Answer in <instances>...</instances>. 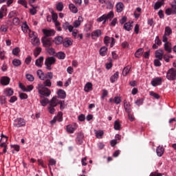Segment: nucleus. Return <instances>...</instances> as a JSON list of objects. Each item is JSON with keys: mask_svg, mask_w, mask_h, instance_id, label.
<instances>
[{"mask_svg": "<svg viewBox=\"0 0 176 176\" xmlns=\"http://www.w3.org/2000/svg\"><path fill=\"white\" fill-rule=\"evenodd\" d=\"M114 17V12L113 10H111L109 12L108 14H104L101 16L97 19V22L101 23L102 22V24L104 25L107 23V20H111V19H113Z\"/></svg>", "mask_w": 176, "mask_h": 176, "instance_id": "f257e3e1", "label": "nucleus"}, {"mask_svg": "<svg viewBox=\"0 0 176 176\" xmlns=\"http://www.w3.org/2000/svg\"><path fill=\"white\" fill-rule=\"evenodd\" d=\"M56 59L54 56H49L45 60V65L49 71L52 70V65L56 63Z\"/></svg>", "mask_w": 176, "mask_h": 176, "instance_id": "f03ea898", "label": "nucleus"}, {"mask_svg": "<svg viewBox=\"0 0 176 176\" xmlns=\"http://www.w3.org/2000/svg\"><path fill=\"white\" fill-rule=\"evenodd\" d=\"M60 104V109L63 110L65 109V101L59 100L57 97H53L51 99V105L53 107H57Z\"/></svg>", "mask_w": 176, "mask_h": 176, "instance_id": "7ed1b4c3", "label": "nucleus"}, {"mask_svg": "<svg viewBox=\"0 0 176 176\" xmlns=\"http://www.w3.org/2000/svg\"><path fill=\"white\" fill-rule=\"evenodd\" d=\"M38 87L40 89H41V90H38V93L40 95L44 96L46 97L50 96L52 92L48 88L44 87L43 85H39Z\"/></svg>", "mask_w": 176, "mask_h": 176, "instance_id": "20e7f679", "label": "nucleus"}, {"mask_svg": "<svg viewBox=\"0 0 176 176\" xmlns=\"http://www.w3.org/2000/svg\"><path fill=\"white\" fill-rule=\"evenodd\" d=\"M166 78L169 80H176V69H169L167 72Z\"/></svg>", "mask_w": 176, "mask_h": 176, "instance_id": "39448f33", "label": "nucleus"}, {"mask_svg": "<svg viewBox=\"0 0 176 176\" xmlns=\"http://www.w3.org/2000/svg\"><path fill=\"white\" fill-rule=\"evenodd\" d=\"M41 42L43 43V46L47 48L51 47L52 46V38H48V37H43L41 39Z\"/></svg>", "mask_w": 176, "mask_h": 176, "instance_id": "423d86ee", "label": "nucleus"}, {"mask_svg": "<svg viewBox=\"0 0 176 176\" xmlns=\"http://www.w3.org/2000/svg\"><path fill=\"white\" fill-rule=\"evenodd\" d=\"M14 127L20 128L25 125V122L23 118H17L14 121Z\"/></svg>", "mask_w": 176, "mask_h": 176, "instance_id": "0eeeda50", "label": "nucleus"}, {"mask_svg": "<svg viewBox=\"0 0 176 176\" xmlns=\"http://www.w3.org/2000/svg\"><path fill=\"white\" fill-rule=\"evenodd\" d=\"M42 32L44 34V37L45 38L54 36L56 34L55 30H49V29H43Z\"/></svg>", "mask_w": 176, "mask_h": 176, "instance_id": "6e6552de", "label": "nucleus"}, {"mask_svg": "<svg viewBox=\"0 0 176 176\" xmlns=\"http://www.w3.org/2000/svg\"><path fill=\"white\" fill-rule=\"evenodd\" d=\"M101 36H102V30H100V29H97L96 30H94V32L91 33V36L93 40H96Z\"/></svg>", "mask_w": 176, "mask_h": 176, "instance_id": "1a4fd4ad", "label": "nucleus"}, {"mask_svg": "<svg viewBox=\"0 0 176 176\" xmlns=\"http://www.w3.org/2000/svg\"><path fill=\"white\" fill-rule=\"evenodd\" d=\"M84 138H85V135L83 133H78L76 139V142L77 144H78V145L82 144Z\"/></svg>", "mask_w": 176, "mask_h": 176, "instance_id": "9d476101", "label": "nucleus"}, {"mask_svg": "<svg viewBox=\"0 0 176 176\" xmlns=\"http://www.w3.org/2000/svg\"><path fill=\"white\" fill-rule=\"evenodd\" d=\"M124 108L127 113H132L131 104L126 100H124Z\"/></svg>", "mask_w": 176, "mask_h": 176, "instance_id": "9b49d317", "label": "nucleus"}, {"mask_svg": "<svg viewBox=\"0 0 176 176\" xmlns=\"http://www.w3.org/2000/svg\"><path fill=\"white\" fill-rule=\"evenodd\" d=\"M164 56V50H157V51H155V58H157L160 60H163Z\"/></svg>", "mask_w": 176, "mask_h": 176, "instance_id": "f8f14e48", "label": "nucleus"}, {"mask_svg": "<svg viewBox=\"0 0 176 176\" xmlns=\"http://www.w3.org/2000/svg\"><path fill=\"white\" fill-rule=\"evenodd\" d=\"M162 79L161 78V77H157L156 78H153V80H152L151 85L153 87H157L158 85H162Z\"/></svg>", "mask_w": 176, "mask_h": 176, "instance_id": "ddd939ff", "label": "nucleus"}, {"mask_svg": "<svg viewBox=\"0 0 176 176\" xmlns=\"http://www.w3.org/2000/svg\"><path fill=\"white\" fill-rule=\"evenodd\" d=\"M56 94H57V96H58V98L64 100L67 97L66 92L64 90H63V89L58 90Z\"/></svg>", "mask_w": 176, "mask_h": 176, "instance_id": "4468645a", "label": "nucleus"}, {"mask_svg": "<svg viewBox=\"0 0 176 176\" xmlns=\"http://www.w3.org/2000/svg\"><path fill=\"white\" fill-rule=\"evenodd\" d=\"M63 28L65 30H68L69 32H73V30H74V26H72V25H70L69 22H65V23H63Z\"/></svg>", "mask_w": 176, "mask_h": 176, "instance_id": "2eb2a0df", "label": "nucleus"}, {"mask_svg": "<svg viewBox=\"0 0 176 176\" xmlns=\"http://www.w3.org/2000/svg\"><path fill=\"white\" fill-rule=\"evenodd\" d=\"M124 8V5L122 2H118L116 5V12L118 13H121Z\"/></svg>", "mask_w": 176, "mask_h": 176, "instance_id": "dca6fc26", "label": "nucleus"}, {"mask_svg": "<svg viewBox=\"0 0 176 176\" xmlns=\"http://www.w3.org/2000/svg\"><path fill=\"white\" fill-rule=\"evenodd\" d=\"M0 82L2 85H8L10 82V78L6 76L1 77Z\"/></svg>", "mask_w": 176, "mask_h": 176, "instance_id": "f3484780", "label": "nucleus"}, {"mask_svg": "<svg viewBox=\"0 0 176 176\" xmlns=\"http://www.w3.org/2000/svg\"><path fill=\"white\" fill-rule=\"evenodd\" d=\"M44 57L40 56L38 59L35 60V65L38 67H42L43 65Z\"/></svg>", "mask_w": 176, "mask_h": 176, "instance_id": "a211bd4d", "label": "nucleus"}, {"mask_svg": "<svg viewBox=\"0 0 176 176\" xmlns=\"http://www.w3.org/2000/svg\"><path fill=\"white\" fill-rule=\"evenodd\" d=\"M165 151L163 146H159L156 149V153L158 157H162Z\"/></svg>", "mask_w": 176, "mask_h": 176, "instance_id": "6ab92c4d", "label": "nucleus"}, {"mask_svg": "<svg viewBox=\"0 0 176 176\" xmlns=\"http://www.w3.org/2000/svg\"><path fill=\"white\" fill-rule=\"evenodd\" d=\"M109 102L110 103H111V104H112V103H115L116 104H119L121 103L122 99H121L120 97L116 96V97H115L113 99V98H110V99L109 100Z\"/></svg>", "mask_w": 176, "mask_h": 176, "instance_id": "aec40b11", "label": "nucleus"}, {"mask_svg": "<svg viewBox=\"0 0 176 176\" xmlns=\"http://www.w3.org/2000/svg\"><path fill=\"white\" fill-rule=\"evenodd\" d=\"M30 42L33 46H39L41 44L40 39L38 38V36L34 37V38H31Z\"/></svg>", "mask_w": 176, "mask_h": 176, "instance_id": "412c9836", "label": "nucleus"}, {"mask_svg": "<svg viewBox=\"0 0 176 176\" xmlns=\"http://www.w3.org/2000/svg\"><path fill=\"white\" fill-rule=\"evenodd\" d=\"M36 74L38 78L41 79V80H45L46 79V74H45V73H43L42 70L41 69L37 70Z\"/></svg>", "mask_w": 176, "mask_h": 176, "instance_id": "4be33fe9", "label": "nucleus"}, {"mask_svg": "<svg viewBox=\"0 0 176 176\" xmlns=\"http://www.w3.org/2000/svg\"><path fill=\"white\" fill-rule=\"evenodd\" d=\"M119 78V72H116L113 76L110 77V81L111 83H114Z\"/></svg>", "mask_w": 176, "mask_h": 176, "instance_id": "5701e85b", "label": "nucleus"}, {"mask_svg": "<svg viewBox=\"0 0 176 176\" xmlns=\"http://www.w3.org/2000/svg\"><path fill=\"white\" fill-rule=\"evenodd\" d=\"M69 9L74 14H76L78 12V8L74 3L69 4Z\"/></svg>", "mask_w": 176, "mask_h": 176, "instance_id": "b1692460", "label": "nucleus"}, {"mask_svg": "<svg viewBox=\"0 0 176 176\" xmlns=\"http://www.w3.org/2000/svg\"><path fill=\"white\" fill-rule=\"evenodd\" d=\"M164 50L168 53H172V44L171 43H165L164 44Z\"/></svg>", "mask_w": 176, "mask_h": 176, "instance_id": "393cba45", "label": "nucleus"}, {"mask_svg": "<svg viewBox=\"0 0 176 176\" xmlns=\"http://www.w3.org/2000/svg\"><path fill=\"white\" fill-rule=\"evenodd\" d=\"M3 94L8 97H10L14 94V91L10 88H8L4 90Z\"/></svg>", "mask_w": 176, "mask_h": 176, "instance_id": "a878e982", "label": "nucleus"}, {"mask_svg": "<svg viewBox=\"0 0 176 176\" xmlns=\"http://www.w3.org/2000/svg\"><path fill=\"white\" fill-rule=\"evenodd\" d=\"M56 107V106L52 105V100H50V104L47 107L49 113L51 114H54L56 112V109H54V107Z\"/></svg>", "mask_w": 176, "mask_h": 176, "instance_id": "bb28decb", "label": "nucleus"}, {"mask_svg": "<svg viewBox=\"0 0 176 176\" xmlns=\"http://www.w3.org/2000/svg\"><path fill=\"white\" fill-rule=\"evenodd\" d=\"M63 41V37H61V36H58L57 37L54 38V41L53 42H54V43L56 45H61Z\"/></svg>", "mask_w": 176, "mask_h": 176, "instance_id": "cd10ccee", "label": "nucleus"}, {"mask_svg": "<svg viewBox=\"0 0 176 176\" xmlns=\"http://www.w3.org/2000/svg\"><path fill=\"white\" fill-rule=\"evenodd\" d=\"M21 30L23 33H27L28 31H30V28L27 23V22H23L21 26Z\"/></svg>", "mask_w": 176, "mask_h": 176, "instance_id": "c85d7f7f", "label": "nucleus"}, {"mask_svg": "<svg viewBox=\"0 0 176 176\" xmlns=\"http://www.w3.org/2000/svg\"><path fill=\"white\" fill-rule=\"evenodd\" d=\"M43 86V87H52V81L50 78H47V80H45V81H43V83L42 85Z\"/></svg>", "mask_w": 176, "mask_h": 176, "instance_id": "c756f323", "label": "nucleus"}, {"mask_svg": "<svg viewBox=\"0 0 176 176\" xmlns=\"http://www.w3.org/2000/svg\"><path fill=\"white\" fill-rule=\"evenodd\" d=\"M131 69V66H126V67H124L122 70L123 76H126L129 74Z\"/></svg>", "mask_w": 176, "mask_h": 176, "instance_id": "7c9ffc66", "label": "nucleus"}, {"mask_svg": "<svg viewBox=\"0 0 176 176\" xmlns=\"http://www.w3.org/2000/svg\"><path fill=\"white\" fill-rule=\"evenodd\" d=\"M76 129V125L67 126V131L69 133H74Z\"/></svg>", "mask_w": 176, "mask_h": 176, "instance_id": "2f4dec72", "label": "nucleus"}, {"mask_svg": "<svg viewBox=\"0 0 176 176\" xmlns=\"http://www.w3.org/2000/svg\"><path fill=\"white\" fill-rule=\"evenodd\" d=\"M144 53V50L143 48H139L137 50L136 52L135 53V57L139 58H140Z\"/></svg>", "mask_w": 176, "mask_h": 176, "instance_id": "473e14b6", "label": "nucleus"}, {"mask_svg": "<svg viewBox=\"0 0 176 176\" xmlns=\"http://www.w3.org/2000/svg\"><path fill=\"white\" fill-rule=\"evenodd\" d=\"M85 91L89 92L93 89V85L91 82H87L85 86Z\"/></svg>", "mask_w": 176, "mask_h": 176, "instance_id": "72a5a7b5", "label": "nucleus"}, {"mask_svg": "<svg viewBox=\"0 0 176 176\" xmlns=\"http://www.w3.org/2000/svg\"><path fill=\"white\" fill-rule=\"evenodd\" d=\"M72 45V41L69 38H66V40L65 41H63V45L65 47H69Z\"/></svg>", "mask_w": 176, "mask_h": 176, "instance_id": "f704fd0d", "label": "nucleus"}, {"mask_svg": "<svg viewBox=\"0 0 176 176\" xmlns=\"http://www.w3.org/2000/svg\"><path fill=\"white\" fill-rule=\"evenodd\" d=\"M56 57L59 60H64L66 57V54H65V52H57Z\"/></svg>", "mask_w": 176, "mask_h": 176, "instance_id": "c9c22d12", "label": "nucleus"}, {"mask_svg": "<svg viewBox=\"0 0 176 176\" xmlns=\"http://www.w3.org/2000/svg\"><path fill=\"white\" fill-rule=\"evenodd\" d=\"M46 51L50 56H54L56 54L54 48H52V47H48L46 48Z\"/></svg>", "mask_w": 176, "mask_h": 176, "instance_id": "e433bc0d", "label": "nucleus"}, {"mask_svg": "<svg viewBox=\"0 0 176 176\" xmlns=\"http://www.w3.org/2000/svg\"><path fill=\"white\" fill-rule=\"evenodd\" d=\"M40 103L43 107H45L47 104H50V101L47 98H43L40 100Z\"/></svg>", "mask_w": 176, "mask_h": 176, "instance_id": "4c0bfd02", "label": "nucleus"}, {"mask_svg": "<svg viewBox=\"0 0 176 176\" xmlns=\"http://www.w3.org/2000/svg\"><path fill=\"white\" fill-rule=\"evenodd\" d=\"M173 33V30L171 29V28H169V26H166L165 28V32H164V34L167 35V36H169L170 35H171Z\"/></svg>", "mask_w": 176, "mask_h": 176, "instance_id": "58836bf2", "label": "nucleus"}, {"mask_svg": "<svg viewBox=\"0 0 176 176\" xmlns=\"http://www.w3.org/2000/svg\"><path fill=\"white\" fill-rule=\"evenodd\" d=\"M36 37H37V33H36V32H32L31 29H29V38H30V40Z\"/></svg>", "mask_w": 176, "mask_h": 176, "instance_id": "ea45409f", "label": "nucleus"}, {"mask_svg": "<svg viewBox=\"0 0 176 176\" xmlns=\"http://www.w3.org/2000/svg\"><path fill=\"white\" fill-rule=\"evenodd\" d=\"M108 48L107 47H102L100 50V54L102 56H104L107 55V51Z\"/></svg>", "mask_w": 176, "mask_h": 176, "instance_id": "a19ab883", "label": "nucleus"}, {"mask_svg": "<svg viewBox=\"0 0 176 176\" xmlns=\"http://www.w3.org/2000/svg\"><path fill=\"white\" fill-rule=\"evenodd\" d=\"M63 113L62 112H58L57 114V116L54 118L56 121H58L59 122H63Z\"/></svg>", "mask_w": 176, "mask_h": 176, "instance_id": "79ce46f5", "label": "nucleus"}, {"mask_svg": "<svg viewBox=\"0 0 176 176\" xmlns=\"http://www.w3.org/2000/svg\"><path fill=\"white\" fill-rule=\"evenodd\" d=\"M42 52V48H40V47H36V50H34V56L35 57H37L39 56V54L41 53Z\"/></svg>", "mask_w": 176, "mask_h": 176, "instance_id": "37998d69", "label": "nucleus"}, {"mask_svg": "<svg viewBox=\"0 0 176 176\" xmlns=\"http://www.w3.org/2000/svg\"><path fill=\"white\" fill-rule=\"evenodd\" d=\"M132 25L130 22H126V23H124V29L126 31H131Z\"/></svg>", "mask_w": 176, "mask_h": 176, "instance_id": "c03bdc74", "label": "nucleus"}, {"mask_svg": "<svg viewBox=\"0 0 176 176\" xmlns=\"http://www.w3.org/2000/svg\"><path fill=\"white\" fill-rule=\"evenodd\" d=\"M113 128L115 130H117V131L120 130L121 124L119 121H118V120L115 121Z\"/></svg>", "mask_w": 176, "mask_h": 176, "instance_id": "a18cd8bd", "label": "nucleus"}, {"mask_svg": "<svg viewBox=\"0 0 176 176\" xmlns=\"http://www.w3.org/2000/svg\"><path fill=\"white\" fill-rule=\"evenodd\" d=\"M111 43V37L109 36H105L104 37V43L106 46H109V43Z\"/></svg>", "mask_w": 176, "mask_h": 176, "instance_id": "49530a36", "label": "nucleus"}, {"mask_svg": "<svg viewBox=\"0 0 176 176\" xmlns=\"http://www.w3.org/2000/svg\"><path fill=\"white\" fill-rule=\"evenodd\" d=\"M63 2H59L56 4V10L59 12H61L63 10Z\"/></svg>", "mask_w": 176, "mask_h": 176, "instance_id": "de8ad7c7", "label": "nucleus"}, {"mask_svg": "<svg viewBox=\"0 0 176 176\" xmlns=\"http://www.w3.org/2000/svg\"><path fill=\"white\" fill-rule=\"evenodd\" d=\"M12 65L15 67H19L21 65V62L19 59H13Z\"/></svg>", "mask_w": 176, "mask_h": 176, "instance_id": "09e8293b", "label": "nucleus"}, {"mask_svg": "<svg viewBox=\"0 0 176 176\" xmlns=\"http://www.w3.org/2000/svg\"><path fill=\"white\" fill-rule=\"evenodd\" d=\"M21 52V50L19 47H16L12 50V54L14 56H18Z\"/></svg>", "mask_w": 176, "mask_h": 176, "instance_id": "8fccbe9b", "label": "nucleus"}, {"mask_svg": "<svg viewBox=\"0 0 176 176\" xmlns=\"http://www.w3.org/2000/svg\"><path fill=\"white\" fill-rule=\"evenodd\" d=\"M20 22H21V21H20L19 18L15 17V18H13V19H12V23L15 26L19 25L20 24Z\"/></svg>", "mask_w": 176, "mask_h": 176, "instance_id": "3c124183", "label": "nucleus"}, {"mask_svg": "<svg viewBox=\"0 0 176 176\" xmlns=\"http://www.w3.org/2000/svg\"><path fill=\"white\" fill-rule=\"evenodd\" d=\"M104 135V131H98L96 132V136L97 138L101 139L102 136Z\"/></svg>", "mask_w": 176, "mask_h": 176, "instance_id": "603ef678", "label": "nucleus"}, {"mask_svg": "<svg viewBox=\"0 0 176 176\" xmlns=\"http://www.w3.org/2000/svg\"><path fill=\"white\" fill-rule=\"evenodd\" d=\"M107 8L109 10H112L114 8V4L111 1L106 2Z\"/></svg>", "mask_w": 176, "mask_h": 176, "instance_id": "864d4df0", "label": "nucleus"}, {"mask_svg": "<svg viewBox=\"0 0 176 176\" xmlns=\"http://www.w3.org/2000/svg\"><path fill=\"white\" fill-rule=\"evenodd\" d=\"M6 102H7V100H6V96H0V104L3 105V104H6Z\"/></svg>", "mask_w": 176, "mask_h": 176, "instance_id": "5fc2aeb1", "label": "nucleus"}, {"mask_svg": "<svg viewBox=\"0 0 176 176\" xmlns=\"http://www.w3.org/2000/svg\"><path fill=\"white\" fill-rule=\"evenodd\" d=\"M162 6V3L160 2V1H157L155 3V6H154V9L155 10H159L160 8H161Z\"/></svg>", "mask_w": 176, "mask_h": 176, "instance_id": "6e6d98bb", "label": "nucleus"}, {"mask_svg": "<svg viewBox=\"0 0 176 176\" xmlns=\"http://www.w3.org/2000/svg\"><path fill=\"white\" fill-rule=\"evenodd\" d=\"M155 43L156 45H157L158 46L162 45V40H160L159 36H157L155 37Z\"/></svg>", "mask_w": 176, "mask_h": 176, "instance_id": "4d7b16f0", "label": "nucleus"}, {"mask_svg": "<svg viewBox=\"0 0 176 176\" xmlns=\"http://www.w3.org/2000/svg\"><path fill=\"white\" fill-rule=\"evenodd\" d=\"M15 16H17V12L16 10H12L9 12L8 17L10 19L14 17Z\"/></svg>", "mask_w": 176, "mask_h": 176, "instance_id": "13d9d810", "label": "nucleus"}, {"mask_svg": "<svg viewBox=\"0 0 176 176\" xmlns=\"http://www.w3.org/2000/svg\"><path fill=\"white\" fill-rule=\"evenodd\" d=\"M171 8L173 9V14H176V0H174L173 4H171Z\"/></svg>", "mask_w": 176, "mask_h": 176, "instance_id": "bf43d9fd", "label": "nucleus"}, {"mask_svg": "<svg viewBox=\"0 0 176 176\" xmlns=\"http://www.w3.org/2000/svg\"><path fill=\"white\" fill-rule=\"evenodd\" d=\"M18 3L23 6L25 8H28V2L25 0H19Z\"/></svg>", "mask_w": 176, "mask_h": 176, "instance_id": "052dcab7", "label": "nucleus"}, {"mask_svg": "<svg viewBox=\"0 0 176 176\" xmlns=\"http://www.w3.org/2000/svg\"><path fill=\"white\" fill-rule=\"evenodd\" d=\"M25 78L30 82H33L34 80V77L32 76V74H27L25 75Z\"/></svg>", "mask_w": 176, "mask_h": 176, "instance_id": "680f3d73", "label": "nucleus"}, {"mask_svg": "<svg viewBox=\"0 0 176 176\" xmlns=\"http://www.w3.org/2000/svg\"><path fill=\"white\" fill-rule=\"evenodd\" d=\"M149 94H150V96H153L155 99H160V96L159 94H155L153 91H150Z\"/></svg>", "mask_w": 176, "mask_h": 176, "instance_id": "e2e57ef3", "label": "nucleus"}, {"mask_svg": "<svg viewBox=\"0 0 176 176\" xmlns=\"http://www.w3.org/2000/svg\"><path fill=\"white\" fill-rule=\"evenodd\" d=\"M147 24L150 25L151 27L154 28L155 27V22L153 19H149L147 21Z\"/></svg>", "mask_w": 176, "mask_h": 176, "instance_id": "0e129e2a", "label": "nucleus"}, {"mask_svg": "<svg viewBox=\"0 0 176 176\" xmlns=\"http://www.w3.org/2000/svg\"><path fill=\"white\" fill-rule=\"evenodd\" d=\"M19 98L21 100H25L28 98V96L26 94L21 93L19 94Z\"/></svg>", "mask_w": 176, "mask_h": 176, "instance_id": "69168bd1", "label": "nucleus"}, {"mask_svg": "<svg viewBox=\"0 0 176 176\" xmlns=\"http://www.w3.org/2000/svg\"><path fill=\"white\" fill-rule=\"evenodd\" d=\"M78 119L79 121L83 122V121L85 120L86 117H85V116L84 114H81V115H80V116L78 117Z\"/></svg>", "mask_w": 176, "mask_h": 176, "instance_id": "338daca9", "label": "nucleus"}, {"mask_svg": "<svg viewBox=\"0 0 176 176\" xmlns=\"http://www.w3.org/2000/svg\"><path fill=\"white\" fill-rule=\"evenodd\" d=\"M163 175L164 174L158 173L157 171H155V172L151 173L149 176H163Z\"/></svg>", "mask_w": 176, "mask_h": 176, "instance_id": "774afa93", "label": "nucleus"}]
</instances>
